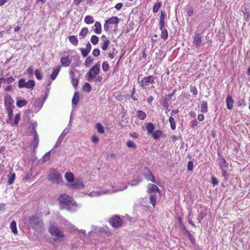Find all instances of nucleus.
I'll return each instance as SVG.
<instances>
[{
	"label": "nucleus",
	"instance_id": "nucleus-54",
	"mask_svg": "<svg viewBox=\"0 0 250 250\" xmlns=\"http://www.w3.org/2000/svg\"><path fill=\"white\" fill-rule=\"evenodd\" d=\"M92 55L96 57H97L100 55V51L98 48L94 49L92 51Z\"/></svg>",
	"mask_w": 250,
	"mask_h": 250
},
{
	"label": "nucleus",
	"instance_id": "nucleus-26",
	"mask_svg": "<svg viewBox=\"0 0 250 250\" xmlns=\"http://www.w3.org/2000/svg\"><path fill=\"white\" fill-rule=\"evenodd\" d=\"M154 139H158L163 135V132L160 130H156L151 134Z\"/></svg>",
	"mask_w": 250,
	"mask_h": 250
},
{
	"label": "nucleus",
	"instance_id": "nucleus-41",
	"mask_svg": "<svg viewBox=\"0 0 250 250\" xmlns=\"http://www.w3.org/2000/svg\"><path fill=\"white\" fill-rule=\"evenodd\" d=\"M71 60L68 56L63 57V66H68L70 64Z\"/></svg>",
	"mask_w": 250,
	"mask_h": 250
},
{
	"label": "nucleus",
	"instance_id": "nucleus-60",
	"mask_svg": "<svg viewBox=\"0 0 250 250\" xmlns=\"http://www.w3.org/2000/svg\"><path fill=\"white\" fill-rule=\"evenodd\" d=\"M187 167H188V170H191L193 168V164L192 162L189 161L188 163Z\"/></svg>",
	"mask_w": 250,
	"mask_h": 250
},
{
	"label": "nucleus",
	"instance_id": "nucleus-28",
	"mask_svg": "<svg viewBox=\"0 0 250 250\" xmlns=\"http://www.w3.org/2000/svg\"><path fill=\"white\" fill-rule=\"evenodd\" d=\"M162 2L161 1H158L156 2L153 6L152 11L154 13H156L158 12L160 8L162 6Z\"/></svg>",
	"mask_w": 250,
	"mask_h": 250
},
{
	"label": "nucleus",
	"instance_id": "nucleus-57",
	"mask_svg": "<svg viewBox=\"0 0 250 250\" xmlns=\"http://www.w3.org/2000/svg\"><path fill=\"white\" fill-rule=\"evenodd\" d=\"M99 141V137L96 135H93L91 138V141L94 143H97Z\"/></svg>",
	"mask_w": 250,
	"mask_h": 250
},
{
	"label": "nucleus",
	"instance_id": "nucleus-18",
	"mask_svg": "<svg viewBox=\"0 0 250 250\" xmlns=\"http://www.w3.org/2000/svg\"><path fill=\"white\" fill-rule=\"evenodd\" d=\"M220 165L221 167V169L223 171V175H225L226 173V169L228 166V164L227 163V162L224 158H222L221 160V161L220 162Z\"/></svg>",
	"mask_w": 250,
	"mask_h": 250
},
{
	"label": "nucleus",
	"instance_id": "nucleus-53",
	"mask_svg": "<svg viewBox=\"0 0 250 250\" xmlns=\"http://www.w3.org/2000/svg\"><path fill=\"white\" fill-rule=\"evenodd\" d=\"M13 108H9L6 109L7 113H8V117L9 120H11L13 117Z\"/></svg>",
	"mask_w": 250,
	"mask_h": 250
},
{
	"label": "nucleus",
	"instance_id": "nucleus-1",
	"mask_svg": "<svg viewBox=\"0 0 250 250\" xmlns=\"http://www.w3.org/2000/svg\"><path fill=\"white\" fill-rule=\"evenodd\" d=\"M65 179L67 181L66 186L70 188L79 189L84 187L83 182L81 179L76 178L72 172H66L64 175Z\"/></svg>",
	"mask_w": 250,
	"mask_h": 250
},
{
	"label": "nucleus",
	"instance_id": "nucleus-46",
	"mask_svg": "<svg viewBox=\"0 0 250 250\" xmlns=\"http://www.w3.org/2000/svg\"><path fill=\"white\" fill-rule=\"evenodd\" d=\"M35 75L36 77L38 80H41L42 78V74L41 70L39 69H36L35 71Z\"/></svg>",
	"mask_w": 250,
	"mask_h": 250
},
{
	"label": "nucleus",
	"instance_id": "nucleus-5",
	"mask_svg": "<svg viewBox=\"0 0 250 250\" xmlns=\"http://www.w3.org/2000/svg\"><path fill=\"white\" fill-rule=\"evenodd\" d=\"M109 223L114 228H119L123 225V219L119 215H115L109 219Z\"/></svg>",
	"mask_w": 250,
	"mask_h": 250
},
{
	"label": "nucleus",
	"instance_id": "nucleus-11",
	"mask_svg": "<svg viewBox=\"0 0 250 250\" xmlns=\"http://www.w3.org/2000/svg\"><path fill=\"white\" fill-rule=\"evenodd\" d=\"M202 36L200 33H196L193 37V44L196 48H199L202 44Z\"/></svg>",
	"mask_w": 250,
	"mask_h": 250
},
{
	"label": "nucleus",
	"instance_id": "nucleus-52",
	"mask_svg": "<svg viewBox=\"0 0 250 250\" xmlns=\"http://www.w3.org/2000/svg\"><path fill=\"white\" fill-rule=\"evenodd\" d=\"M37 125L36 123L32 124V128L31 131V133L33 135L34 137H35L36 135H38L35 129L36 127L37 126Z\"/></svg>",
	"mask_w": 250,
	"mask_h": 250
},
{
	"label": "nucleus",
	"instance_id": "nucleus-16",
	"mask_svg": "<svg viewBox=\"0 0 250 250\" xmlns=\"http://www.w3.org/2000/svg\"><path fill=\"white\" fill-rule=\"evenodd\" d=\"M157 191L160 192L159 188L155 185L149 184L148 185L147 192L149 193H153L154 192Z\"/></svg>",
	"mask_w": 250,
	"mask_h": 250
},
{
	"label": "nucleus",
	"instance_id": "nucleus-61",
	"mask_svg": "<svg viewBox=\"0 0 250 250\" xmlns=\"http://www.w3.org/2000/svg\"><path fill=\"white\" fill-rule=\"evenodd\" d=\"M15 80V78L13 77H10L6 79V83L9 84L13 83Z\"/></svg>",
	"mask_w": 250,
	"mask_h": 250
},
{
	"label": "nucleus",
	"instance_id": "nucleus-32",
	"mask_svg": "<svg viewBox=\"0 0 250 250\" xmlns=\"http://www.w3.org/2000/svg\"><path fill=\"white\" fill-rule=\"evenodd\" d=\"M137 117L141 120H144L146 118V114L142 110L137 111Z\"/></svg>",
	"mask_w": 250,
	"mask_h": 250
},
{
	"label": "nucleus",
	"instance_id": "nucleus-24",
	"mask_svg": "<svg viewBox=\"0 0 250 250\" xmlns=\"http://www.w3.org/2000/svg\"><path fill=\"white\" fill-rule=\"evenodd\" d=\"M39 144V139L38 137V135H36L35 137H34L33 140L31 143V146L34 148V151H35V149L37 148Z\"/></svg>",
	"mask_w": 250,
	"mask_h": 250
},
{
	"label": "nucleus",
	"instance_id": "nucleus-37",
	"mask_svg": "<svg viewBox=\"0 0 250 250\" xmlns=\"http://www.w3.org/2000/svg\"><path fill=\"white\" fill-rule=\"evenodd\" d=\"M83 90L84 92L89 93L91 90V85L88 83H85L83 86Z\"/></svg>",
	"mask_w": 250,
	"mask_h": 250
},
{
	"label": "nucleus",
	"instance_id": "nucleus-40",
	"mask_svg": "<svg viewBox=\"0 0 250 250\" xmlns=\"http://www.w3.org/2000/svg\"><path fill=\"white\" fill-rule=\"evenodd\" d=\"M27 103L26 100H19L17 102V105L19 107H21L25 105Z\"/></svg>",
	"mask_w": 250,
	"mask_h": 250
},
{
	"label": "nucleus",
	"instance_id": "nucleus-12",
	"mask_svg": "<svg viewBox=\"0 0 250 250\" xmlns=\"http://www.w3.org/2000/svg\"><path fill=\"white\" fill-rule=\"evenodd\" d=\"M14 100L10 95H7L5 97L4 100V104L6 109L14 108V105H13L14 104Z\"/></svg>",
	"mask_w": 250,
	"mask_h": 250
},
{
	"label": "nucleus",
	"instance_id": "nucleus-3",
	"mask_svg": "<svg viewBox=\"0 0 250 250\" xmlns=\"http://www.w3.org/2000/svg\"><path fill=\"white\" fill-rule=\"evenodd\" d=\"M47 179L49 181L54 184L60 183L62 182L61 173L57 169L50 168L49 170Z\"/></svg>",
	"mask_w": 250,
	"mask_h": 250
},
{
	"label": "nucleus",
	"instance_id": "nucleus-10",
	"mask_svg": "<svg viewBox=\"0 0 250 250\" xmlns=\"http://www.w3.org/2000/svg\"><path fill=\"white\" fill-rule=\"evenodd\" d=\"M144 175L147 180L155 183V179L151 170L147 167L144 169Z\"/></svg>",
	"mask_w": 250,
	"mask_h": 250
},
{
	"label": "nucleus",
	"instance_id": "nucleus-20",
	"mask_svg": "<svg viewBox=\"0 0 250 250\" xmlns=\"http://www.w3.org/2000/svg\"><path fill=\"white\" fill-rule=\"evenodd\" d=\"M60 69H61V67H55L53 68V72L51 74V75H50V78L52 80H54L57 75H58V73L60 70Z\"/></svg>",
	"mask_w": 250,
	"mask_h": 250
},
{
	"label": "nucleus",
	"instance_id": "nucleus-27",
	"mask_svg": "<svg viewBox=\"0 0 250 250\" xmlns=\"http://www.w3.org/2000/svg\"><path fill=\"white\" fill-rule=\"evenodd\" d=\"M106 21L109 24H117L119 23V19L117 17H112L111 18H109Z\"/></svg>",
	"mask_w": 250,
	"mask_h": 250
},
{
	"label": "nucleus",
	"instance_id": "nucleus-22",
	"mask_svg": "<svg viewBox=\"0 0 250 250\" xmlns=\"http://www.w3.org/2000/svg\"><path fill=\"white\" fill-rule=\"evenodd\" d=\"M94 31L96 34H100L101 33V24L99 21H96L94 24Z\"/></svg>",
	"mask_w": 250,
	"mask_h": 250
},
{
	"label": "nucleus",
	"instance_id": "nucleus-49",
	"mask_svg": "<svg viewBox=\"0 0 250 250\" xmlns=\"http://www.w3.org/2000/svg\"><path fill=\"white\" fill-rule=\"evenodd\" d=\"M126 146L128 147L136 148V145L132 141L129 140L126 143Z\"/></svg>",
	"mask_w": 250,
	"mask_h": 250
},
{
	"label": "nucleus",
	"instance_id": "nucleus-58",
	"mask_svg": "<svg viewBox=\"0 0 250 250\" xmlns=\"http://www.w3.org/2000/svg\"><path fill=\"white\" fill-rule=\"evenodd\" d=\"M194 10L192 7L189 8L187 11V14L188 17H191L193 15Z\"/></svg>",
	"mask_w": 250,
	"mask_h": 250
},
{
	"label": "nucleus",
	"instance_id": "nucleus-63",
	"mask_svg": "<svg viewBox=\"0 0 250 250\" xmlns=\"http://www.w3.org/2000/svg\"><path fill=\"white\" fill-rule=\"evenodd\" d=\"M41 102H42V101L40 99L37 100L35 102V106L39 107V109H41L42 107L40 106Z\"/></svg>",
	"mask_w": 250,
	"mask_h": 250
},
{
	"label": "nucleus",
	"instance_id": "nucleus-45",
	"mask_svg": "<svg viewBox=\"0 0 250 250\" xmlns=\"http://www.w3.org/2000/svg\"><path fill=\"white\" fill-rule=\"evenodd\" d=\"M8 177H9V178L8 180V183L10 185V184H12L14 182V180L15 179V173L11 174L10 173V174L8 175Z\"/></svg>",
	"mask_w": 250,
	"mask_h": 250
},
{
	"label": "nucleus",
	"instance_id": "nucleus-9",
	"mask_svg": "<svg viewBox=\"0 0 250 250\" xmlns=\"http://www.w3.org/2000/svg\"><path fill=\"white\" fill-rule=\"evenodd\" d=\"M49 232L52 236L55 237V240L62 237V234L61 230L55 226H51L49 228Z\"/></svg>",
	"mask_w": 250,
	"mask_h": 250
},
{
	"label": "nucleus",
	"instance_id": "nucleus-4",
	"mask_svg": "<svg viewBox=\"0 0 250 250\" xmlns=\"http://www.w3.org/2000/svg\"><path fill=\"white\" fill-rule=\"evenodd\" d=\"M100 72V64L99 63H96L92 66L89 71L86 74V77L88 81L94 79L98 75Z\"/></svg>",
	"mask_w": 250,
	"mask_h": 250
},
{
	"label": "nucleus",
	"instance_id": "nucleus-59",
	"mask_svg": "<svg viewBox=\"0 0 250 250\" xmlns=\"http://www.w3.org/2000/svg\"><path fill=\"white\" fill-rule=\"evenodd\" d=\"M102 80H103L102 77L100 75L96 76L94 78V82H95L96 83H101V82H102Z\"/></svg>",
	"mask_w": 250,
	"mask_h": 250
},
{
	"label": "nucleus",
	"instance_id": "nucleus-36",
	"mask_svg": "<svg viewBox=\"0 0 250 250\" xmlns=\"http://www.w3.org/2000/svg\"><path fill=\"white\" fill-rule=\"evenodd\" d=\"M201 111L203 113H206L208 111V103L206 101H203L201 106Z\"/></svg>",
	"mask_w": 250,
	"mask_h": 250
},
{
	"label": "nucleus",
	"instance_id": "nucleus-21",
	"mask_svg": "<svg viewBox=\"0 0 250 250\" xmlns=\"http://www.w3.org/2000/svg\"><path fill=\"white\" fill-rule=\"evenodd\" d=\"M146 128L149 134H152L154 132L155 126L152 123H148L146 125Z\"/></svg>",
	"mask_w": 250,
	"mask_h": 250
},
{
	"label": "nucleus",
	"instance_id": "nucleus-35",
	"mask_svg": "<svg viewBox=\"0 0 250 250\" xmlns=\"http://www.w3.org/2000/svg\"><path fill=\"white\" fill-rule=\"evenodd\" d=\"M84 22L87 24H90L94 22V19L91 16H86L84 18Z\"/></svg>",
	"mask_w": 250,
	"mask_h": 250
},
{
	"label": "nucleus",
	"instance_id": "nucleus-47",
	"mask_svg": "<svg viewBox=\"0 0 250 250\" xmlns=\"http://www.w3.org/2000/svg\"><path fill=\"white\" fill-rule=\"evenodd\" d=\"M102 69L104 72H106L109 69V64L107 62H104L102 64Z\"/></svg>",
	"mask_w": 250,
	"mask_h": 250
},
{
	"label": "nucleus",
	"instance_id": "nucleus-42",
	"mask_svg": "<svg viewBox=\"0 0 250 250\" xmlns=\"http://www.w3.org/2000/svg\"><path fill=\"white\" fill-rule=\"evenodd\" d=\"M54 151H52V149L48 151V152H46L42 157V161L43 162H46L49 160L50 157V154L51 153L53 152Z\"/></svg>",
	"mask_w": 250,
	"mask_h": 250
},
{
	"label": "nucleus",
	"instance_id": "nucleus-31",
	"mask_svg": "<svg viewBox=\"0 0 250 250\" xmlns=\"http://www.w3.org/2000/svg\"><path fill=\"white\" fill-rule=\"evenodd\" d=\"M79 98L80 97L79 93L77 92H75L72 100V104L74 105H77L79 101Z\"/></svg>",
	"mask_w": 250,
	"mask_h": 250
},
{
	"label": "nucleus",
	"instance_id": "nucleus-23",
	"mask_svg": "<svg viewBox=\"0 0 250 250\" xmlns=\"http://www.w3.org/2000/svg\"><path fill=\"white\" fill-rule=\"evenodd\" d=\"M150 195L149 196V199L150 201V203L152 205L153 207H154L155 204L156 203V200L157 195L156 193H150Z\"/></svg>",
	"mask_w": 250,
	"mask_h": 250
},
{
	"label": "nucleus",
	"instance_id": "nucleus-30",
	"mask_svg": "<svg viewBox=\"0 0 250 250\" xmlns=\"http://www.w3.org/2000/svg\"><path fill=\"white\" fill-rule=\"evenodd\" d=\"M62 140V133L60 135V137H59V138L56 143V145L54 146L53 148L52 149V151H56L57 147L61 145Z\"/></svg>",
	"mask_w": 250,
	"mask_h": 250
},
{
	"label": "nucleus",
	"instance_id": "nucleus-14",
	"mask_svg": "<svg viewBox=\"0 0 250 250\" xmlns=\"http://www.w3.org/2000/svg\"><path fill=\"white\" fill-rule=\"evenodd\" d=\"M166 19V15L163 11H161V15L160 17V21L159 22V26L160 29L165 28L166 25L165 20Z\"/></svg>",
	"mask_w": 250,
	"mask_h": 250
},
{
	"label": "nucleus",
	"instance_id": "nucleus-48",
	"mask_svg": "<svg viewBox=\"0 0 250 250\" xmlns=\"http://www.w3.org/2000/svg\"><path fill=\"white\" fill-rule=\"evenodd\" d=\"M185 232H186V233L187 234L190 241L194 244V242H195V240H194V239L193 238V235L191 234V233L187 229H186V230H185Z\"/></svg>",
	"mask_w": 250,
	"mask_h": 250
},
{
	"label": "nucleus",
	"instance_id": "nucleus-33",
	"mask_svg": "<svg viewBox=\"0 0 250 250\" xmlns=\"http://www.w3.org/2000/svg\"><path fill=\"white\" fill-rule=\"evenodd\" d=\"M10 228L13 233L17 234L18 231L17 229V225L15 221H13L10 224Z\"/></svg>",
	"mask_w": 250,
	"mask_h": 250
},
{
	"label": "nucleus",
	"instance_id": "nucleus-6",
	"mask_svg": "<svg viewBox=\"0 0 250 250\" xmlns=\"http://www.w3.org/2000/svg\"><path fill=\"white\" fill-rule=\"evenodd\" d=\"M155 77L153 75H149L145 77L142 80L139 81L140 85L143 88L148 87L150 84L154 83Z\"/></svg>",
	"mask_w": 250,
	"mask_h": 250
},
{
	"label": "nucleus",
	"instance_id": "nucleus-19",
	"mask_svg": "<svg viewBox=\"0 0 250 250\" xmlns=\"http://www.w3.org/2000/svg\"><path fill=\"white\" fill-rule=\"evenodd\" d=\"M69 42L74 46H77L78 44L79 41L76 36L72 35L68 37Z\"/></svg>",
	"mask_w": 250,
	"mask_h": 250
},
{
	"label": "nucleus",
	"instance_id": "nucleus-43",
	"mask_svg": "<svg viewBox=\"0 0 250 250\" xmlns=\"http://www.w3.org/2000/svg\"><path fill=\"white\" fill-rule=\"evenodd\" d=\"M90 41L93 45L97 44L99 41V38L96 35H92L91 37Z\"/></svg>",
	"mask_w": 250,
	"mask_h": 250
},
{
	"label": "nucleus",
	"instance_id": "nucleus-50",
	"mask_svg": "<svg viewBox=\"0 0 250 250\" xmlns=\"http://www.w3.org/2000/svg\"><path fill=\"white\" fill-rule=\"evenodd\" d=\"M190 91L193 95H197L198 91L195 86H190Z\"/></svg>",
	"mask_w": 250,
	"mask_h": 250
},
{
	"label": "nucleus",
	"instance_id": "nucleus-38",
	"mask_svg": "<svg viewBox=\"0 0 250 250\" xmlns=\"http://www.w3.org/2000/svg\"><path fill=\"white\" fill-rule=\"evenodd\" d=\"M169 122L170 124V127L172 130H174L176 129V123L174 118L170 116L169 118Z\"/></svg>",
	"mask_w": 250,
	"mask_h": 250
},
{
	"label": "nucleus",
	"instance_id": "nucleus-25",
	"mask_svg": "<svg viewBox=\"0 0 250 250\" xmlns=\"http://www.w3.org/2000/svg\"><path fill=\"white\" fill-rule=\"evenodd\" d=\"M94 60L90 56L87 57L84 62V65L86 67H89L93 63Z\"/></svg>",
	"mask_w": 250,
	"mask_h": 250
},
{
	"label": "nucleus",
	"instance_id": "nucleus-39",
	"mask_svg": "<svg viewBox=\"0 0 250 250\" xmlns=\"http://www.w3.org/2000/svg\"><path fill=\"white\" fill-rule=\"evenodd\" d=\"M162 31L161 34V38L166 40L168 37V32L166 29L163 28V29H160Z\"/></svg>",
	"mask_w": 250,
	"mask_h": 250
},
{
	"label": "nucleus",
	"instance_id": "nucleus-62",
	"mask_svg": "<svg viewBox=\"0 0 250 250\" xmlns=\"http://www.w3.org/2000/svg\"><path fill=\"white\" fill-rule=\"evenodd\" d=\"M104 30L106 32H108L109 31V24L107 22V21H105V22L104 24Z\"/></svg>",
	"mask_w": 250,
	"mask_h": 250
},
{
	"label": "nucleus",
	"instance_id": "nucleus-2",
	"mask_svg": "<svg viewBox=\"0 0 250 250\" xmlns=\"http://www.w3.org/2000/svg\"><path fill=\"white\" fill-rule=\"evenodd\" d=\"M76 207V203L74 201L73 197L63 194V209L73 211L75 209Z\"/></svg>",
	"mask_w": 250,
	"mask_h": 250
},
{
	"label": "nucleus",
	"instance_id": "nucleus-17",
	"mask_svg": "<svg viewBox=\"0 0 250 250\" xmlns=\"http://www.w3.org/2000/svg\"><path fill=\"white\" fill-rule=\"evenodd\" d=\"M226 104L227 108L230 110L233 107L234 101L231 96H228L226 99Z\"/></svg>",
	"mask_w": 250,
	"mask_h": 250
},
{
	"label": "nucleus",
	"instance_id": "nucleus-64",
	"mask_svg": "<svg viewBox=\"0 0 250 250\" xmlns=\"http://www.w3.org/2000/svg\"><path fill=\"white\" fill-rule=\"evenodd\" d=\"M211 180L213 186L217 185L218 183V181L215 177H212Z\"/></svg>",
	"mask_w": 250,
	"mask_h": 250
},
{
	"label": "nucleus",
	"instance_id": "nucleus-51",
	"mask_svg": "<svg viewBox=\"0 0 250 250\" xmlns=\"http://www.w3.org/2000/svg\"><path fill=\"white\" fill-rule=\"evenodd\" d=\"M78 83V79L77 78L75 77L74 75H72V83L73 85L76 87L77 86Z\"/></svg>",
	"mask_w": 250,
	"mask_h": 250
},
{
	"label": "nucleus",
	"instance_id": "nucleus-7",
	"mask_svg": "<svg viewBox=\"0 0 250 250\" xmlns=\"http://www.w3.org/2000/svg\"><path fill=\"white\" fill-rule=\"evenodd\" d=\"M28 222L32 226V228L37 229L39 228L40 229L43 225L42 222L40 220V219L35 215H33L29 218Z\"/></svg>",
	"mask_w": 250,
	"mask_h": 250
},
{
	"label": "nucleus",
	"instance_id": "nucleus-13",
	"mask_svg": "<svg viewBox=\"0 0 250 250\" xmlns=\"http://www.w3.org/2000/svg\"><path fill=\"white\" fill-rule=\"evenodd\" d=\"M91 45L89 42L86 44V48H81L80 49L83 57L84 58L87 56L91 49Z\"/></svg>",
	"mask_w": 250,
	"mask_h": 250
},
{
	"label": "nucleus",
	"instance_id": "nucleus-8",
	"mask_svg": "<svg viewBox=\"0 0 250 250\" xmlns=\"http://www.w3.org/2000/svg\"><path fill=\"white\" fill-rule=\"evenodd\" d=\"M35 85V82L33 80H29L25 82L24 78H21L18 82V86L20 88L25 87L28 89H33Z\"/></svg>",
	"mask_w": 250,
	"mask_h": 250
},
{
	"label": "nucleus",
	"instance_id": "nucleus-15",
	"mask_svg": "<svg viewBox=\"0 0 250 250\" xmlns=\"http://www.w3.org/2000/svg\"><path fill=\"white\" fill-rule=\"evenodd\" d=\"M102 38V41H103V43L102 45V49L105 51L107 49L109 45L110 41L108 38H106L104 35H103Z\"/></svg>",
	"mask_w": 250,
	"mask_h": 250
},
{
	"label": "nucleus",
	"instance_id": "nucleus-44",
	"mask_svg": "<svg viewBox=\"0 0 250 250\" xmlns=\"http://www.w3.org/2000/svg\"><path fill=\"white\" fill-rule=\"evenodd\" d=\"M162 105L166 109V113H167V112L169 111L168 109V104L167 100V99H164L162 103Z\"/></svg>",
	"mask_w": 250,
	"mask_h": 250
},
{
	"label": "nucleus",
	"instance_id": "nucleus-29",
	"mask_svg": "<svg viewBox=\"0 0 250 250\" xmlns=\"http://www.w3.org/2000/svg\"><path fill=\"white\" fill-rule=\"evenodd\" d=\"M96 128L97 131L100 134L104 133V129L103 125L100 123H98L96 124Z\"/></svg>",
	"mask_w": 250,
	"mask_h": 250
},
{
	"label": "nucleus",
	"instance_id": "nucleus-34",
	"mask_svg": "<svg viewBox=\"0 0 250 250\" xmlns=\"http://www.w3.org/2000/svg\"><path fill=\"white\" fill-rule=\"evenodd\" d=\"M88 32V28L87 27H83L81 29L79 33V36L81 37L82 38H84L86 36Z\"/></svg>",
	"mask_w": 250,
	"mask_h": 250
},
{
	"label": "nucleus",
	"instance_id": "nucleus-55",
	"mask_svg": "<svg viewBox=\"0 0 250 250\" xmlns=\"http://www.w3.org/2000/svg\"><path fill=\"white\" fill-rule=\"evenodd\" d=\"M178 221H179V222L180 228L183 230H184V231L186 230L187 229H186V227L184 226V225L183 224V222H182V218L181 217H179L178 218Z\"/></svg>",
	"mask_w": 250,
	"mask_h": 250
},
{
	"label": "nucleus",
	"instance_id": "nucleus-56",
	"mask_svg": "<svg viewBox=\"0 0 250 250\" xmlns=\"http://www.w3.org/2000/svg\"><path fill=\"white\" fill-rule=\"evenodd\" d=\"M20 115H21V114L20 113L16 114V115H15V119H14L15 125H17L18 124L19 122L20 119Z\"/></svg>",
	"mask_w": 250,
	"mask_h": 250
}]
</instances>
